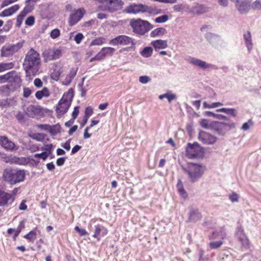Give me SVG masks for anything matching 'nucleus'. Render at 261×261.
Wrapping results in <instances>:
<instances>
[{"mask_svg": "<svg viewBox=\"0 0 261 261\" xmlns=\"http://www.w3.org/2000/svg\"><path fill=\"white\" fill-rule=\"evenodd\" d=\"M81 148L82 147L81 146L76 145L72 148L71 150V154H74L76 153L81 149Z\"/></svg>", "mask_w": 261, "mask_h": 261, "instance_id": "nucleus-64", "label": "nucleus"}, {"mask_svg": "<svg viewBox=\"0 0 261 261\" xmlns=\"http://www.w3.org/2000/svg\"><path fill=\"white\" fill-rule=\"evenodd\" d=\"M229 199L232 202H238L239 200V196L237 193H233L229 195Z\"/></svg>", "mask_w": 261, "mask_h": 261, "instance_id": "nucleus-57", "label": "nucleus"}, {"mask_svg": "<svg viewBox=\"0 0 261 261\" xmlns=\"http://www.w3.org/2000/svg\"><path fill=\"white\" fill-rule=\"evenodd\" d=\"M25 176L24 170L12 169H6L3 174L4 180L12 185L23 181Z\"/></svg>", "mask_w": 261, "mask_h": 261, "instance_id": "nucleus-4", "label": "nucleus"}, {"mask_svg": "<svg viewBox=\"0 0 261 261\" xmlns=\"http://www.w3.org/2000/svg\"><path fill=\"white\" fill-rule=\"evenodd\" d=\"M61 55V51L59 49H48L43 53L44 59L46 61L59 59Z\"/></svg>", "mask_w": 261, "mask_h": 261, "instance_id": "nucleus-18", "label": "nucleus"}, {"mask_svg": "<svg viewBox=\"0 0 261 261\" xmlns=\"http://www.w3.org/2000/svg\"><path fill=\"white\" fill-rule=\"evenodd\" d=\"M85 10L83 8L77 9L73 11L69 16L68 23L70 26L76 24L83 17Z\"/></svg>", "mask_w": 261, "mask_h": 261, "instance_id": "nucleus-12", "label": "nucleus"}, {"mask_svg": "<svg viewBox=\"0 0 261 261\" xmlns=\"http://www.w3.org/2000/svg\"><path fill=\"white\" fill-rule=\"evenodd\" d=\"M177 191L183 198H185L188 196L187 193L184 189L183 184L180 179H178L177 185H176Z\"/></svg>", "mask_w": 261, "mask_h": 261, "instance_id": "nucleus-33", "label": "nucleus"}, {"mask_svg": "<svg viewBox=\"0 0 261 261\" xmlns=\"http://www.w3.org/2000/svg\"><path fill=\"white\" fill-rule=\"evenodd\" d=\"M201 218V215L197 208L191 207L189 213V219L192 222H196Z\"/></svg>", "mask_w": 261, "mask_h": 261, "instance_id": "nucleus-25", "label": "nucleus"}, {"mask_svg": "<svg viewBox=\"0 0 261 261\" xmlns=\"http://www.w3.org/2000/svg\"><path fill=\"white\" fill-rule=\"evenodd\" d=\"M130 25L134 32L140 35H144L153 28V25L149 22L141 19L131 21Z\"/></svg>", "mask_w": 261, "mask_h": 261, "instance_id": "nucleus-7", "label": "nucleus"}, {"mask_svg": "<svg viewBox=\"0 0 261 261\" xmlns=\"http://www.w3.org/2000/svg\"><path fill=\"white\" fill-rule=\"evenodd\" d=\"M226 233L225 229L223 227L219 228L213 231L210 237L211 240H223L226 238Z\"/></svg>", "mask_w": 261, "mask_h": 261, "instance_id": "nucleus-23", "label": "nucleus"}, {"mask_svg": "<svg viewBox=\"0 0 261 261\" xmlns=\"http://www.w3.org/2000/svg\"><path fill=\"white\" fill-rule=\"evenodd\" d=\"M49 95L50 92L46 87L43 88L41 90L37 91L35 93V96L38 99H41L43 97H48Z\"/></svg>", "mask_w": 261, "mask_h": 261, "instance_id": "nucleus-32", "label": "nucleus"}, {"mask_svg": "<svg viewBox=\"0 0 261 261\" xmlns=\"http://www.w3.org/2000/svg\"><path fill=\"white\" fill-rule=\"evenodd\" d=\"M14 198L11 193L0 189V206H4L11 204Z\"/></svg>", "mask_w": 261, "mask_h": 261, "instance_id": "nucleus-15", "label": "nucleus"}, {"mask_svg": "<svg viewBox=\"0 0 261 261\" xmlns=\"http://www.w3.org/2000/svg\"><path fill=\"white\" fill-rule=\"evenodd\" d=\"M35 23V17L33 16L28 17L25 21L26 25L29 26L33 25Z\"/></svg>", "mask_w": 261, "mask_h": 261, "instance_id": "nucleus-50", "label": "nucleus"}, {"mask_svg": "<svg viewBox=\"0 0 261 261\" xmlns=\"http://www.w3.org/2000/svg\"><path fill=\"white\" fill-rule=\"evenodd\" d=\"M23 46L22 42H18L15 44H6L1 50V56L9 57L13 56Z\"/></svg>", "mask_w": 261, "mask_h": 261, "instance_id": "nucleus-9", "label": "nucleus"}, {"mask_svg": "<svg viewBox=\"0 0 261 261\" xmlns=\"http://www.w3.org/2000/svg\"><path fill=\"white\" fill-rule=\"evenodd\" d=\"M98 10L113 13L120 10L124 3L121 0H98Z\"/></svg>", "mask_w": 261, "mask_h": 261, "instance_id": "nucleus-5", "label": "nucleus"}, {"mask_svg": "<svg viewBox=\"0 0 261 261\" xmlns=\"http://www.w3.org/2000/svg\"><path fill=\"white\" fill-rule=\"evenodd\" d=\"M26 6L23 10L20 12V14L25 17L27 14L30 13L34 10V4H26Z\"/></svg>", "mask_w": 261, "mask_h": 261, "instance_id": "nucleus-40", "label": "nucleus"}, {"mask_svg": "<svg viewBox=\"0 0 261 261\" xmlns=\"http://www.w3.org/2000/svg\"><path fill=\"white\" fill-rule=\"evenodd\" d=\"M253 125V122L251 119H249L247 122L244 123L241 127V129L243 131H247L249 129L250 127Z\"/></svg>", "mask_w": 261, "mask_h": 261, "instance_id": "nucleus-45", "label": "nucleus"}, {"mask_svg": "<svg viewBox=\"0 0 261 261\" xmlns=\"http://www.w3.org/2000/svg\"><path fill=\"white\" fill-rule=\"evenodd\" d=\"M166 30L162 28H159L153 30L150 34V37H155L156 36H161L164 34Z\"/></svg>", "mask_w": 261, "mask_h": 261, "instance_id": "nucleus-36", "label": "nucleus"}, {"mask_svg": "<svg viewBox=\"0 0 261 261\" xmlns=\"http://www.w3.org/2000/svg\"><path fill=\"white\" fill-rule=\"evenodd\" d=\"M153 53V49L150 46H147L144 47L143 50L140 52L141 55L146 58L150 57Z\"/></svg>", "mask_w": 261, "mask_h": 261, "instance_id": "nucleus-34", "label": "nucleus"}, {"mask_svg": "<svg viewBox=\"0 0 261 261\" xmlns=\"http://www.w3.org/2000/svg\"><path fill=\"white\" fill-rule=\"evenodd\" d=\"M75 230L79 233L81 236H86L88 234V232L84 229L80 228L79 226L75 227Z\"/></svg>", "mask_w": 261, "mask_h": 261, "instance_id": "nucleus-53", "label": "nucleus"}, {"mask_svg": "<svg viewBox=\"0 0 261 261\" xmlns=\"http://www.w3.org/2000/svg\"><path fill=\"white\" fill-rule=\"evenodd\" d=\"M116 49L111 47H103L98 54L90 60V62H92L94 61H100L104 59L107 56H112Z\"/></svg>", "mask_w": 261, "mask_h": 261, "instance_id": "nucleus-11", "label": "nucleus"}, {"mask_svg": "<svg viewBox=\"0 0 261 261\" xmlns=\"http://www.w3.org/2000/svg\"><path fill=\"white\" fill-rule=\"evenodd\" d=\"M85 115L84 117H87V118H89V117L93 113V109L90 107H87L85 111Z\"/></svg>", "mask_w": 261, "mask_h": 261, "instance_id": "nucleus-58", "label": "nucleus"}, {"mask_svg": "<svg viewBox=\"0 0 261 261\" xmlns=\"http://www.w3.org/2000/svg\"><path fill=\"white\" fill-rule=\"evenodd\" d=\"M203 105L204 108L213 109L220 106H222L223 105V104L220 102H213L211 104H209L207 102L204 101L203 103Z\"/></svg>", "mask_w": 261, "mask_h": 261, "instance_id": "nucleus-42", "label": "nucleus"}, {"mask_svg": "<svg viewBox=\"0 0 261 261\" xmlns=\"http://www.w3.org/2000/svg\"><path fill=\"white\" fill-rule=\"evenodd\" d=\"M236 236L242 247L244 248H247L248 247L249 241L244 233L243 229L241 227H238L237 228Z\"/></svg>", "mask_w": 261, "mask_h": 261, "instance_id": "nucleus-16", "label": "nucleus"}, {"mask_svg": "<svg viewBox=\"0 0 261 261\" xmlns=\"http://www.w3.org/2000/svg\"><path fill=\"white\" fill-rule=\"evenodd\" d=\"M109 44L112 45H130L129 48H133L135 45V43L131 37L124 35L118 36L111 39Z\"/></svg>", "mask_w": 261, "mask_h": 261, "instance_id": "nucleus-10", "label": "nucleus"}, {"mask_svg": "<svg viewBox=\"0 0 261 261\" xmlns=\"http://www.w3.org/2000/svg\"><path fill=\"white\" fill-rule=\"evenodd\" d=\"M243 38L248 52L250 53L253 48L251 33L249 32L245 33L243 35Z\"/></svg>", "mask_w": 261, "mask_h": 261, "instance_id": "nucleus-29", "label": "nucleus"}, {"mask_svg": "<svg viewBox=\"0 0 261 261\" xmlns=\"http://www.w3.org/2000/svg\"><path fill=\"white\" fill-rule=\"evenodd\" d=\"M34 85L37 88H40L43 85V83L40 79L37 78L34 81Z\"/></svg>", "mask_w": 261, "mask_h": 261, "instance_id": "nucleus-59", "label": "nucleus"}, {"mask_svg": "<svg viewBox=\"0 0 261 261\" xmlns=\"http://www.w3.org/2000/svg\"><path fill=\"white\" fill-rule=\"evenodd\" d=\"M208 11V8L203 5L199 3H194L189 6V13L192 15H201Z\"/></svg>", "mask_w": 261, "mask_h": 261, "instance_id": "nucleus-14", "label": "nucleus"}, {"mask_svg": "<svg viewBox=\"0 0 261 261\" xmlns=\"http://www.w3.org/2000/svg\"><path fill=\"white\" fill-rule=\"evenodd\" d=\"M83 38L84 35L82 33H79L74 37V40L77 44H80Z\"/></svg>", "mask_w": 261, "mask_h": 261, "instance_id": "nucleus-55", "label": "nucleus"}, {"mask_svg": "<svg viewBox=\"0 0 261 261\" xmlns=\"http://www.w3.org/2000/svg\"><path fill=\"white\" fill-rule=\"evenodd\" d=\"M48 154L46 152H43L41 153H36L34 154L35 158L42 159L45 161L47 158Z\"/></svg>", "mask_w": 261, "mask_h": 261, "instance_id": "nucleus-48", "label": "nucleus"}, {"mask_svg": "<svg viewBox=\"0 0 261 261\" xmlns=\"http://www.w3.org/2000/svg\"><path fill=\"white\" fill-rule=\"evenodd\" d=\"M77 68H72L69 74L66 76L64 81L63 82V84L66 86L69 85L73 79L76 74Z\"/></svg>", "mask_w": 261, "mask_h": 261, "instance_id": "nucleus-31", "label": "nucleus"}, {"mask_svg": "<svg viewBox=\"0 0 261 261\" xmlns=\"http://www.w3.org/2000/svg\"><path fill=\"white\" fill-rule=\"evenodd\" d=\"M37 127L52 133L55 130L54 128H56L58 127V126L56 125L50 126L48 124H39L37 125Z\"/></svg>", "mask_w": 261, "mask_h": 261, "instance_id": "nucleus-38", "label": "nucleus"}, {"mask_svg": "<svg viewBox=\"0 0 261 261\" xmlns=\"http://www.w3.org/2000/svg\"><path fill=\"white\" fill-rule=\"evenodd\" d=\"M151 45L154 48L155 51L165 49L168 46L167 41L161 39L151 41Z\"/></svg>", "mask_w": 261, "mask_h": 261, "instance_id": "nucleus-26", "label": "nucleus"}, {"mask_svg": "<svg viewBox=\"0 0 261 261\" xmlns=\"http://www.w3.org/2000/svg\"><path fill=\"white\" fill-rule=\"evenodd\" d=\"M24 238L30 242H34L36 239V233L34 231H31Z\"/></svg>", "mask_w": 261, "mask_h": 261, "instance_id": "nucleus-43", "label": "nucleus"}, {"mask_svg": "<svg viewBox=\"0 0 261 261\" xmlns=\"http://www.w3.org/2000/svg\"><path fill=\"white\" fill-rule=\"evenodd\" d=\"M252 8L253 9H261V0H256L252 5Z\"/></svg>", "mask_w": 261, "mask_h": 261, "instance_id": "nucleus-52", "label": "nucleus"}, {"mask_svg": "<svg viewBox=\"0 0 261 261\" xmlns=\"http://www.w3.org/2000/svg\"><path fill=\"white\" fill-rule=\"evenodd\" d=\"M32 93L31 90L29 88H24L23 89V96L24 97H28Z\"/></svg>", "mask_w": 261, "mask_h": 261, "instance_id": "nucleus-61", "label": "nucleus"}, {"mask_svg": "<svg viewBox=\"0 0 261 261\" xmlns=\"http://www.w3.org/2000/svg\"><path fill=\"white\" fill-rule=\"evenodd\" d=\"M204 153L203 148L198 143H189L186 148V155L189 159L202 158Z\"/></svg>", "mask_w": 261, "mask_h": 261, "instance_id": "nucleus-8", "label": "nucleus"}, {"mask_svg": "<svg viewBox=\"0 0 261 261\" xmlns=\"http://www.w3.org/2000/svg\"><path fill=\"white\" fill-rule=\"evenodd\" d=\"M9 80L8 82L14 83L15 86L19 87L21 84L20 77L15 72V71L9 72Z\"/></svg>", "mask_w": 261, "mask_h": 261, "instance_id": "nucleus-27", "label": "nucleus"}, {"mask_svg": "<svg viewBox=\"0 0 261 261\" xmlns=\"http://www.w3.org/2000/svg\"><path fill=\"white\" fill-rule=\"evenodd\" d=\"M73 97V92L72 89H70L68 92L63 94L57 107L56 111L59 115H63L67 112L71 105Z\"/></svg>", "mask_w": 261, "mask_h": 261, "instance_id": "nucleus-6", "label": "nucleus"}, {"mask_svg": "<svg viewBox=\"0 0 261 261\" xmlns=\"http://www.w3.org/2000/svg\"><path fill=\"white\" fill-rule=\"evenodd\" d=\"M79 113V107L77 106L74 107V110L72 113V118L75 119L77 118Z\"/></svg>", "mask_w": 261, "mask_h": 261, "instance_id": "nucleus-60", "label": "nucleus"}, {"mask_svg": "<svg viewBox=\"0 0 261 261\" xmlns=\"http://www.w3.org/2000/svg\"><path fill=\"white\" fill-rule=\"evenodd\" d=\"M236 6L241 14L247 13L250 8V2L248 0H237Z\"/></svg>", "mask_w": 261, "mask_h": 261, "instance_id": "nucleus-19", "label": "nucleus"}, {"mask_svg": "<svg viewBox=\"0 0 261 261\" xmlns=\"http://www.w3.org/2000/svg\"><path fill=\"white\" fill-rule=\"evenodd\" d=\"M199 140L205 144H213L217 141V138L204 131H200L198 135Z\"/></svg>", "mask_w": 261, "mask_h": 261, "instance_id": "nucleus-13", "label": "nucleus"}, {"mask_svg": "<svg viewBox=\"0 0 261 261\" xmlns=\"http://www.w3.org/2000/svg\"><path fill=\"white\" fill-rule=\"evenodd\" d=\"M160 99H163L166 98L169 102H171L172 100L176 99V95L175 94L172 93L171 92H168L163 94L160 95L159 97Z\"/></svg>", "mask_w": 261, "mask_h": 261, "instance_id": "nucleus-35", "label": "nucleus"}, {"mask_svg": "<svg viewBox=\"0 0 261 261\" xmlns=\"http://www.w3.org/2000/svg\"><path fill=\"white\" fill-rule=\"evenodd\" d=\"M27 115L32 118L38 117L40 116L42 114V110L41 107L38 106L30 105L27 109L26 112Z\"/></svg>", "mask_w": 261, "mask_h": 261, "instance_id": "nucleus-20", "label": "nucleus"}, {"mask_svg": "<svg viewBox=\"0 0 261 261\" xmlns=\"http://www.w3.org/2000/svg\"><path fill=\"white\" fill-rule=\"evenodd\" d=\"M172 8L175 12L189 13V6L186 4H178L173 6Z\"/></svg>", "mask_w": 261, "mask_h": 261, "instance_id": "nucleus-30", "label": "nucleus"}, {"mask_svg": "<svg viewBox=\"0 0 261 261\" xmlns=\"http://www.w3.org/2000/svg\"><path fill=\"white\" fill-rule=\"evenodd\" d=\"M0 145L7 150L12 151L15 149V144L6 136H0Z\"/></svg>", "mask_w": 261, "mask_h": 261, "instance_id": "nucleus-21", "label": "nucleus"}, {"mask_svg": "<svg viewBox=\"0 0 261 261\" xmlns=\"http://www.w3.org/2000/svg\"><path fill=\"white\" fill-rule=\"evenodd\" d=\"M19 9V6L18 5H15L7 9L4 10L2 12L0 13V17H7L9 16L14 13H15Z\"/></svg>", "mask_w": 261, "mask_h": 261, "instance_id": "nucleus-28", "label": "nucleus"}, {"mask_svg": "<svg viewBox=\"0 0 261 261\" xmlns=\"http://www.w3.org/2000/svg\"><path fill=\"white\" fill-rule=\"evenodd\" d=\"M94 228L95 230L93 237L97 239L98 241H99L101 237H103L108 233V229L101 225H96Z\"/></svg>", "mask_w": 261, "mask_h": 261, "instance_id": "nucleus-22", "label": "nucleus"}, {"mask_svg": "<svg viewBox=\"0 0 261 261\" xmlns=\"http://www.w3.org/2000/svg\"><path fill=\"white\" fill-rule=\"evenodd\" d=\"M182 169L188 180L191 182L194 183L202 177L205 167L202 164L189 163L187 167H182Z\"/></svg>", "mask_w": 261, "mask_h": 261, "instance_id": "nucleus-2", "label": "nucleus"}, {"mask_svg": "<svg viewBox=\"0 0 261 261\" xmlns=\"http://www.w3.org/2000/svg\"><path fill=\"white\" fill-rule=\"evenodd\" d=\"M26 201L23 200L20 203L19 206V209L21 211H24L27 209V205L25 204Z\"/></svg>", "mask_w": 261, "mask_h": 261, "instance_id": "nucleus-63", "label": "nucleus"}, {"mask_svg": "<svg viewBox=\"0 0 261 261\" xmlns=\"http://www.w3.org/2000/svg\"><path fill=\"white\" fill-rule=\"evenodd\" d=\"M60 35V31L58 29L53 30L50 33V36L52 39H56Z\"/></svg>", "mask_w": 261, "mask_h": 261, "instance_id": "nucleus-47", "label": "nucleus"}, {"mask_svg": "<svg viewBox=\"0 0 261 261\" xmlns=\"http://www.w3.org/2000/svg\"><path fill=\"white\" fill-rule=\"evenodd\" d=\"M222 240L214 241L209 243V246L211 249H216L220 247L223 244Z\"/></svg>", "mask_w": 261, "mask_h": 261, "instance_id": "nucleus-41", "label": "nucleus"}, {"mask_svg": "<svg viewBox=\"0 0 261 261\" xmlns=\"http://www.w3.org/2000/svg\"><path fill=\"white\" fill-rule=\"evenodd\" d=\"M188 62L190 64L198 67L203 70H206L213 67L212 64L194 57L190 58Z\"/></svg>", "mask_w": 261, "mask_h": 261, "instance_id": "nucleus-17", "label": "nucleus"}, {"mask_svg": "<svg viewBox=\"0 0 261 261\" xmlns=\"http://www.w3.org/2000/svg\"><path fill=\"white\" fill-rule=\"evenodd\" d=\"M201 126L204 128H208L210 127L211 125L208 123V121L206 119H202L200 122Z\"/></svg>", "mask_w": 261, "mask_h": 261, "instance_id": "nucleus-56", "label": "nucleus"}, {"mask_svg": "<svg viewBox=\"0 0 261 261\" xmlns=\"http://www.w3.org/2000/svg\"><path fill=\"white\" fill-rule=\"evenodd\" d=\"M14 66V64L12 62L10 63H0V72H4L6 70L12 69Z\"/></svg>", "mask_w": 261, "mask_h": 261, "instance_id": "nucleus-39", "label": "nucleus"}, {"mask_svg": "<svg viewBox=\"0 0 261 261\" xmlns=\"http://www.w3.org/2000/svg\"><path fill=\"white\" fill-rule=\"evenodd\" d=\"M9 75V72H8L4 75H0V84L8 82L10 77Z\"/></svg>", "mask_w": 261, "mask_h": 261, "instance_id": "nucleus-49", "label": "nucleus"}, {"mask_svg": "<svg viewBox=\"0 0 261 261\" xmlns=\"http://www.w3.org/2000/svg\"><path fill=\"white\" fill-rule=\"evenodd\" d=\"M104 39L102 38H99L97 39H96L94 40H93L91 43V45H99L104 43Z\"/></svg>", "mask_w": 261, "mask_h": 261, "instance_id": "nucleus-51", "label": "nucleus"}, {"mask_svg": "<svg viewBox=\"0 0 261 261\" xmlns=\"http://www.w3.org/2000/svg\"><path fill=\"white\" fill-rule=\"evenodd\" d=\"M24 227V221H21L20 222L19 225L17 228L16 230H14L15 233L13 237L14 240L16 238V237L18 236V234L21 232V230Z\"/></svg>", "mask_w": 261, "mask_h": 261, "instance_id": "nucleus-44", "label": "nucleus"}, {"mask_svg": "<svg viewBox=\"0 0 261 261\" xmlns=\"http://www.w3.org/2000/svg\"><path fill=\"white\" fill-rule=\"evenodd\" d=\"M151 81V79L146 75L141 76L139 77V82L142 84H146Z\"/></svg>", "mask_w": 261, "mask_h": 261, "instance_id": "nucleus-54", "label": "nucleus"}, {"mask_svg": "<svg viewBox=\"0 0 261 261\" xmlns=\"http://www.w3.org/2000/svg\"><path fill=\"white\" fill-rule=\"evenodd\" d=\"M169 19L167 15H163L161 16L156 17L154 21L156 23H164L167 21Z\"/></svg>", "mask_w": 261, "mask_h": 261, "instance_id": "nucleus-46", "label": "nucleus"}, {"mask_svg": "<svg viewBox=\"0 0 261 261\" xmlns=\"http://www.w3.org/2000/svg\"><path fill=\"white\" fill-rule=\"evenodd\" d=\"M123 12L126 13H146L150 15H157L161 14L162 10L155 6L133 4L126 7Z\"/></svg>", "mask_w": 261, "mask_h": 261, "instance_id": "nucleus-3", "label": "nucleus"}, {"mask_svg": "<svg viewBox=\"0 0 261 261\" xmlns=\"http://www.w3.org/2000/svg\"><path fill=\"white\" fill-rule=\"evenodd\" d=\"M24 17L23 16L21 15L20 14H19L17 16V19H16V21H17L16 25L17 27H20V25H21V24L22 22V20Z\"/></svg>", "mask_w": 261, "mask_h": 261, "instance_id": "nucleus-62", "label": "nucleus"}, {"mask_svg": "<svg viewBox=\"0 0 261 261\" xmlns=\"http://www.w3.org/2000/svg\"><path fill=\"white\" fill-rule=\"evenodd\" d=\"M217 112H224L226 114H230L231 116L235 117L237 115V112L233 108H221L217 110Z\"/></svg>", "mask_w": 261, "mask_h": 261, "instance_id": "nucleus-37", "label": "nucleus"}, {"mask_svg": "<svg viewBox=\"0 0 261 261\" xmlns=\"http://www.w3.org/2000/svg\"><path fill=\"white\" fill-rule=\"evenodd\" d=\"M40 66V54L31 48L26 54L23 63V67L25 71L26 76L30 79L36 75Z\"/></svg>", "mask_w": 261, "mask_h": 261, "instance_id": "nucleus-1", "label": "nucleus"}, {"mask_svg": "<svg viewBox=\"0 0 261 261\" xmlns=\"http://www.w3.org/2000/svg\"><path fill=\"white\" fill-rule=\"evenodd\" d=\"M205 37L207 41L214 46H216L220 41V37L218 35L210 32L206 33Z\"/></svg>", "mask_w": 261, "mask_h": 261, "instance_id": "nucleus-24", "label": "nucleus"}]
</instances>
